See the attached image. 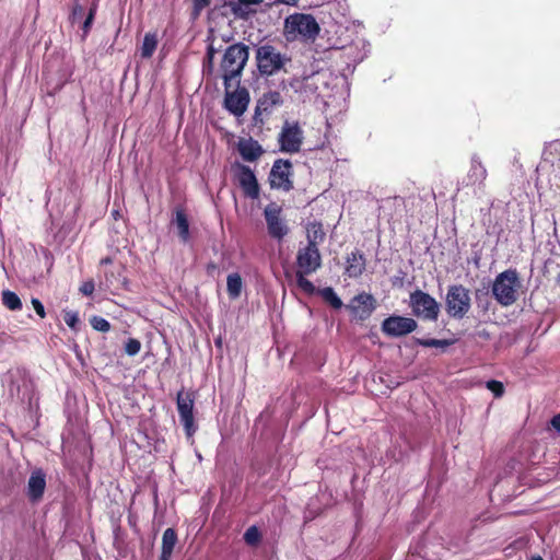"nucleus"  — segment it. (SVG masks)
<instances>
[{"mask_svg":"<svg viewBox=\"0 0 560 560\" xmlns=\"http://www.w3.org/2000/svg\"><path fill=\"white\" fill-rule=\"evenodd\" d=\"M248 58L249 48L243 43L232 44L225 49L220 62L224 88L232 86L233 81L240 83Z\"/></svg>","mask_w":560,"mask_h":560,"instance_id":"nucleus-1","label":"nucleus"},{"mask_svg":"<svg viewBox=\"0 0 560 560\" xmlns=\"http://www.w3.org/2000/svg\"><path fill=\"white\" fill-rule=\"evenodd\" d=\"M522 281L516 269L510 268L500 272L491 288L494 300L502 306L513 305L520 296Z\"/></svg>","mask_w":560,"mask_h":560,"instance_id":"nucleus-2","label":"nucleus"},{"mask_svg":"<svg viewBox=\"0 0 560 560\" xmlns=\"http://www.w3.org/2000/svg\"><path fill=\"white\" fill-rule=\"evenodd\" d=\"M320 27L311 14L294 13L284 21V35L288 40H294L299 36L305 40H315Z\"/></svg>","mask_w":560,"mask_h":560,"instance_id":"nucleus-3","label":"nucleus"},{"mask_svg":"<svg viewBox=\"0 0 560 560\" xmlns=\"http://www.w3.org/2000/svg\"><path fill=\"white\" fill-rule=\"evenodd\" d=\"M290 58L282 55L275 46L265 44L256 49V62L261 75L270 77L283 69Z\"/></svg>","mask_w":560,"mask_h":560,"instance_id":"nucleus-4","label":"nucleus"},{"mask_svg":"<svg viewBox=\"0 0 560 560\" xmlns=\"http://www.w3.org/2000/svg\"><path fill=\"white\" fill-rule=\"evenodd\" d=\"M471 299L469 290L463 284H453L447 289L445 310L447 314L457 319L464 318L470 311Z\"/></svg>","mask_w":560,"mask_h":560,"instance_id":"nucleus-5","label":"nucleus"},{"mask_svg":"<svg viewBox=\"0 0 560 560\" xmlns=\"http://www.w3.org/2000/svg\"><path fill=\"white\" fill-rule=\"evenodd\" d=\"M409 305L412 314L424 320L435 322L440 315V304L429 293L417 289L410 293Z\"/></svg>","mask_w":560,"mask_h":560,"instance_id":"nucleus-6","label":"nucleus"},{"mask_svg":"<svg viewBox=\"0 0 560 560\" xmlns=\"http://www.w3.org/2000/svg\"><path fill=\"white\" fill-rule=\"evenodd\" d=\"M282 212V207L277 202H270L264 209L268 235L279 243L282 242L290 232V228Z\"/></svg>","mask_w":560,"mask_h":560,"instance_id":"nucleus-7","label":"nucleus"},{"mask_svg":"<svg viewBox=\"0 0 560 560\" xmlns=\"http://www.w3.org/2000/svg\"><path fill=\"white\" fill-rule=\"evenodd\" d=\"M303 140L304 132L300 122L285 120L278 137L280 150L291 154L298 153L301 151Z\"/></svg>","mask_w":560,"mask_h":560,"instance_id":"nucleus-8","label":"nucleus"},{"mask_svg":"<svg viewBox=\"0 0 560 560\" xmlns=\"http://www.w3.org/2000/svg\"><path fill=\"white\" fill-rule=\"evenodd\" d=\"M177 411L185 433L188 438L192 436L197 431L194 418L195 393L179 390L176 398Z\"/></svg>","mask_w":560,"mask_h":560,"instance_id":"nucleus-9","label":"nucleus"},{"mask_svg":"<svg viewBox=\"0 0 560 560\" xmlns=\"http://www.w3.org/2000/svg\"><path fill=\"white\" fill-rule=\"evenodd\" d=\"M418 327L416 319L401 315H390L381 325L382 332L392 338L407 336Z\"/></svg>","mask_w":560,"mask_h":560,"instance_id":"nucleus-10","label":"nucleus"},{"mask_svg":"<svg viewBox=\"0 0 560 560\" xmlns=\"http://www.w3.org/2000/svg\"><path fill=\"white\" fill-rule=\"evenodd\" d=\"M236 85L234 91H231V86L224 88V107L234 116L240 117L247 110L250 96L245 86H240V83Z\"/></svg>","mask_w":560,"mask_h":560,"instance_id":"nucleus-11","label":"nucleus"},{"mask_svg":"<svg viewBox=\"0 0 560 560\" xmlns=\"http://www.w3.org/2000/svg\"><path fill=\"white\" fill-rule=\"evenodd\" d=\"M283 104V98L278 91H268L264 93L257 101L255 113L253 116L254 125L262 126L266 117H269L273 109Z\"/></svg>","mask_w":560,"mask_h":560,"instance_id":"nucleus-12","label":"nucleus"},{"mask_svg":"<svg viewBox=\"0 0 560 560\" xmlns=\"http://www.w3.org/2000/svg\"><path fill=\"white\" fill-rule=\"evenodd\" d=\"M291 177L292 163L289 160H276L269 174V183L271 188L290 191L293 189V182Z\"/></svg>","mask_w":560,"mask_h":560,"instance_id":"nucleus-13","label":"nucleus"},{"mask_svg":"<svg viewBox=\"0 0 560 560\" xmlns=\"http://www.w3.org/2000/svg\"><path fill=\"white\" fill-rule=\"evenodd\" d=\"M296 271L314 273L322 266V256L318 247L306 245L300 248L296 254Z\"/></svg>","mask_w":560,"mask_h":560,"instance_id":"nucleus-14","label":"nucleus"},{"mask_svg":"<svg viewBox=\"0 0 560 560\" xmlns=\"http://www.w3.org/2000/svg\"><path fill=\"white\" fill-rule=\"evenodd\" d=\"M235 168V176L244 195L248 198L257 199L260 188L254 172L249 166L243 164H236Z\"/></svg>","mask_w":560,"mask_h":560,"instance_id":"nucleus-15","label":"nucleus"},{"mask_svg":"<svg viewBox=\"0 0 560 560\" xmlns=\"http://www.w3.org/2000/svg\"><path fill=\"white\" fill-rule=\"evenodd\" d=\"M348 307L353 314L358 315L359 319L365 320L376 308V300L372 294L362 292L352 299Z\"/></svg>","mask_w":560,"mask_h":560,"instance_id":"nucleus-16","label":"nucleus"},{"mask_svg":"<svg viewBox=\"0 0 560 560\" xmlns=\"http://www.w3.org/2000/svg\"><path fill=\"white\" fill-rule=\"evenodd\" d=\"M46 489V474L43 469L37 468L32 471L27 481V498L31 502L36 503L42 500Z\"/></svg>","mask_w":560,"mask_h":560,"instance_id":"nucleus-17","label":"nucleus"},{"mask_svg":"<svg viewBox=\"0 0 560 560\" xmlns=\"http://www.w3.org/2000/svg\"><path fill=\"white\" fill-rule=\"evenodd\" d=\"M366 269V259L363 253L354 249L346 257L345 276L349 278H359Z\"/></svg>","mask_w":560,"mask_h":560,"instance_id":"nucleus-18","label":"nucleus"},{"mask_svg":"<svg viewBox=\"0 0 560 560\" xmlns=\"http://www.w3.org/2000/svg\"><path fill=\"white\" fill-rule=\"evenodd\" d=\"M264 0H236L230 1L226 5L235 18L247 20L252 13L256 12L255 10H249V7L259 5Z\"/></svg>","mask_w":560,"mask_h":560,"instance_id":"nucleus-19","label":"nucleus"},{"mask_svg":"<svg viewBox=\"0 0 560 560\" xmlns=\"http://www.w3.org/2000/svg\"><path fill=\"white\" fill-rule=\"evenodd\" d=\"M488 172L480 159L476 155L471 158L470 168L467 174V185H483Z\"/></svg>","mask_w":560,"mask_h":560,"instance_id":"nucleus-20","label":"nucleus"},{"mask_svg":"<svg viewBox=\"0 0 560 560\" xmlns=\"http://www.w3.org/2000/svg\"><path fill=\"white\" fill-rule=\"evenodd\" d=\"M178 541L177 533L174 528H166L162 536V547L159 560H170L174 548Z\"/></svg>","mask_w":560,"mask_h":560,"instance_id":"nucleus-21","label":"nucleus"},{"mask_svg":"<svg viewBox=\"0 0 560 560\" xmlns=\"http://www.w3.org/2000/svg\"><path fill=\"white\" fill-rule=\"evenodd\" d=\"M241 156L248 162H254L264 153L261 145L256 140L242 141L238 143Z\"/></svg>","mask_w":560,"mask_h":560,"instance_id":"nucleus-22","label":"nucleus"},{"mask_svg":"<svg viewBox=\"0 0 560 560\" xmlns=\"http://www.w3.org/2000/svg\"><path fill=\"white\" fill-rule=\"evenodd\" d=\"M307 245L317 247L318 243L325 240V232L322 222L313 221L306 225Z\"/></svg>","mask_w":560,"mask_h":560,"instance_id":"nucleus-23","label":"nucleus"},{"mask_svg":"<svg viewBox=\"0 0 560 560\" xmlns=\"http://www.w3.org/2000/svg\"><path fill=\"white\" fill-rule=\"evenodd\" d=\"M174 222L176 223L179 238L184 243L188 242V240L190 237L189 222H188V218H187V214L184 209L176 208Z\"/></svg>","mask_w":560,"mask_h":560,"instance_id":"nucleus-24","label":"nucleus"},{"mask_svg":"<svg viewBox=\"0 0 560 560\" xmlns=\"http://www.w3.org/2000/svg\"><path fill=\"white\" fill-rule=\"evenodd\" d=\"M243 289V280L240 273H230L226 278V291L231 300H236L241 296Z\"/></svg>","mask_w":560,"mask_h":560,"instance_id":"nucleus-25","label":"nucleus"},{"mask_svg":"<svg viewBox=\"0 0 560 560\" xmlns=\"http://www.w3.org/2000/svg\"><path fill=\"white\" fill-rule=\"evenodd\" d=\"M158 34L147 33L143 38L142 46L140 48V55L143 59H149L153 56L158 47Z\"/></svg>","mask_w":560,"mask_h":560,"instance_id":"nucleus-26","label":"nucleus"},{"mask_svg":"<svg viewBox=\"0 0 560 560\" xmlns=\"http://www.w3.org/2000/svg\"><path fill=\"white\" fill-rule=\"evenodd\" d=\"M2 304L10 311H21L23 306L20 296L10 290L2 291Z\"/></svg>","mask_w":560,"mask_h":560,"instance_id":"nucleus-27","label":"nucleus"},{"mask_svg":"<svg viewBox=\"0 0 560 560\" xmlns=\"http://www.w3.org/2000/svg\"><path fill=\"white\" fill-rule=\"evenodd\" d=\"M319 294L332 308L340 310L343 306L341 299L336 294L332 288H324L319 290Z\"/></svg>","mask_w":560,"mask_h":560,"instance_id":"nucleus-28","label":"nucleus"},{"mask_svg":"<svg viewBox=\"0 0 560 560\" xmlns=\"http://www.w3.org/2000/svg\"><path fill=\"white\" fill-rule=\"evenodd\" d=\"M310 273H303L302 271L295 272L296 285L306 294L312 295L315 293V285L306 278Z\"/></svg>","mask_w":560,"mask_h":560,"instance_id":"nucleus-29","label":"nucleus"},{"mask_svg":"<svg viewBox=\"0 0 560 560\" xmlns=\"http://www.w3.org/2000/svg\"><path fill=\"white\" fill-rule=\"evenodd\" d=\"M97 7H98V0H93L91 3V7L89 9V13L83 22V25H82L83 37H85L92 28V25H93V22H94L96 12H97Z\"/></svg>","mask_w":560,"mask_h":560,"instance_id":"nucleus-30","label":"nucleus"},{"mask_svg":"<svg viewBox=\"0 0 560 560\" xmlns=\"http://www.w3.org/2000/svg\"><path fill=\"white\" fill-rule=\"evenodd\" d=\"M261 540V534L259 529L253 525L246 529L244 533V541L248 546H257Z\"/></svg>","mask_w":560,"mask_h":560,"instance_id":"nucleus-31","label":"nucleus"},{"mask_svg":"<svg viewBox=\"0 0 560 560\" xmlns=\"http://www.w3.org/2000/svg\"><path fill=\"white\" fill-rule=\"evenodd\" d=\"M217 54V49L213 47L212 44L208 45L206 57L203 60V71L210 74L214 67V57Z\"/></svg>","mask_w":560,"mask_h":560,"instance_id":"nucleus-32","label":"nucleus"},{"mask_svg":"<svg viewBox=\"0 0 560 560\" xmlns=\"http://www.w3.org/2000/svg\"><path fill=\"white\" fill-rule=\"evenodd\" d=\"M416 342L422 347H427V348H444V347H447L451 345V341L450 340H446V339H422V338H417L416 339Z\"/></svg>","mask_w":560,"mask_h":560,"instance_id":"nucleus-33","label":"nucleus"},{"mask_svg":"<svg viewBox=\"0 0 560 560\" xmlns=\"http://www.w3.org/2000/svg\"><path fill=\"white\" fill-rule=\"evenodd\" d=\"M90 323L93 329L102 332L109 331L112 327L110 323L102 316H93Z\"/></svg>","mask_w":560,"mask_h":560,"instance_id":"nucleus-34","label":"nucleus"},{"mask_svg":"<svg viewBox=\"0 0 560 560\" xmlns=\"http://www.w3.org/2000/svg\"><path fill=\"white\" fill-rule=\"evenodd\" d=\"M486 387L492 392L495 398H500L504 395V385L502 382L497 380H490L486 383Z\"/></svg>","mask_w":560,"mask_h":560,"instance_id":"nucleus-35","label":"nucleus"},{"mask_svg":"<svg viewBox=\"0 0 560 560\" xmlns=\"http://www.w3.org/2000/svg\"><path fill=\"white\" fill-rule=\"evenodd\" d=\"M141 350V342L136 338H129L125 343V352L133 357L138 354Z\"/></svg>","mask_w":560,"mask_h":560,"instance_id":"nucleus-36","label":"nucleus"},{"mask_svg":"<svg viewBox=\"0 0 560 560\" xmlns=\"http://www.w3.org/2000/svg\"><path fill=\"white\" fill-rule=\"evenodd\" d=\"M63 320L73 330L77 329V326L80 322L75 312H66L63 315Z\"/></svg>","mask_w":560,"mask_h":560,"instance_id":"nucleus-37","label":"nucleus"},{"mask_svg":"<svg viewBox=\"0 0 560 560\" xmlns=\"http://www.w3.org/2000/svg\"><path fill=\"white\" fill-rule=\"evenodd\" d=\"M95 290V284H94V281L93 280H88V281H84L80 288H79V291L85 295V296H91L93 294Z\"/></svg>","mask_w":560,"mask_h":560,"instance_id":"nucleus-38","label":"nucleus"},{"mask_svg":"<svg viewBox=\"0 0 560 560\" xmlns=\"http://www.w3.org/2000/svg\"><path fill=\"white\" fill-rule=\"evenodd\" d=\"M83 14V7L75 1L72 8V12L70 15V20L72 23H74L77 20L81 19Z\"/></svg>","mask_w":560,"mask_h":560,"instance_id":"nucleus-39","label":"nucleus"},{"mask_svg":"<svg viewBox=\"0 0 560 560\" xmlns=\"http://www.w3.org/2000/svg\"><path fill=\"white\" fill-rule=\"evenodd\" d=\"M31 302H32V305H33L36 314L40 318H45L46 317V312H45V307H44L43 303L38 299H36V298H33Z\"/></svg>","mask_w":560,"mask_h":560,"instance_id":"nucleus-40","label":"nucleus"},{"mask_svg":"<svg viewBox=\"0 0 560 560\" xmlns=\"http://www.w3.org/2000/svg\"><path fill=\"white\" fill-rule=\"evenodd\" d=\"M105 278H106V284L108 288L117 287V284L119 283V279H116L114 277V273H110V276L108 273H106Z\"/></svg>","mask_w":560,"mask_h":560,"instance_id":"nucleus-41","label":"nucleus"},{"mask_svg":"<svg viewBox=\"0 0 560 560\" xmlns=\"http://www.w3.org/2000/svg\"><path fill=\"white\" fill-rule=\"evenodd\" d=\"M552 428H555L558 432H560V413L552 417L550 421Z\"/></svg>","mask_w":560,"mask_h":560,"instance_id":"nucleus-42","label":"nucleus"},{"mask_svg":"<svg viewBox=\"0 0 560 560\" xmlns=\"http://www.w3.org/2000/svg\"><path fill=\"white\" fill-rule=\"evenodd\" d=\"M195 7L198 10H201L210 4V0H194Z\"/></svg>","mask_w":560,"mask_h":560,"instance_id":"nucleus-43","label":"nucleus"},{"mask_svg":"<svg viewBox=\"0 0 560 560\" xmlns=\"http://www.w3.org/2000/svg\"><path fill=\"white\" fill-rule=\"evenodd\" d=\"M277 2L287 4V5H296L299 0H276Z\"/></svg>","mask_w":560,"mask_h":560,"instance_id":"nucleus-44","label":"nucleus"},{"mask_svg":"<svg viewBox=\"0 0 560 560\" xmlns=\"http://www.w3.org/2000/svg\"><path fill=\"white\" fill-rule=\"evenodd\" d=\"M112 262H113V259L109 256L102 258L100 261L101 265H107V264H112Z\"/></svg>","mask_w":560,"mask_h":560,"instance_id":"nucleus-45","label":"nucleus"},{"mask_svg":"<svg viewBox=\"0 0 560 560\" xmlns=\"http://www.w3.org/2000/svg\"><path fill=\"white\" fill-rule=\"evenodd\" d=\"M530 560H544L540 556H533Z\"/></svg>","mask_w":560,"mask_h":560,"instance_id":"nucleus-46","label":"nucleus"},{"mask_svg":"<svg viewBox=\"0 0 560 560\" xmlns=\"http://www.w3.org/2000/svg\"><path fill=\"white\" fill-rule=\"evenodd\" d=\"M209 269H215V265H214V264H209V265H208V270H209Z\"/></svg>","mask_w":560,"mask_h":560,"instance_id":"nucleus-47","label":"nucleus"}]
</instances>
